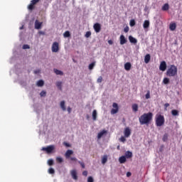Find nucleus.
Returning <instances> with one entry per match:
<instances>
[{"instance_id": "c03bdc74", "label": "nucleus", "mask_w": 182, "mask_h": 182, "mask_svg": "<svg viewBox=\"0 0 182 182\" xmlns=\"http://www.w3.org/2000/svg\"><path fill=\"white\" fill-rule=\"evenodd\" d=\"M146 99H150V91H147V93L145 95Z\"/></svg>"}, {"instance_id": "6e6552de", "label": "nucleus", "mask_w": 182, "mask_h": 182, "mask_svg": "<svg viewBox=\"0 0 182 182\" xmlns=\"http://www.w3.org/2000/svg\"><path fill=\"white\" fill-rule=\"evenodd\" d=\"M94 31L96 32V33H99L102 29V26L99 23H96L93 26Z\"/></svg>"}, {"instance_id": "58836bf2", "label": "nucleus", "mask_w": 182, "mask_h": 182, "mask_svg": "<svg viewBox=\"0 0 182 182\" xmlns=\"http://www.w3.org/2000/svg\"><path fill=\"white\" fill-rule=\"evenodd\" d=\"M48 173L49 174H55V169H53V168H50L48 169Z\"/></svg>"}, {"instance_id": "864d4df0", "label": "nucleus", "mask_w": 182, "mask_h": 182, "mask_svg": "<svg viewBox=\"0 0 182 182\" xmlns=\"http://www.w3.org/2000/svg\"><path fill=\"white\" fill-rule=\"evenodd\" d=\"M131 176H132V172H127V177H131Z\"/></svg>"}, {"instance_id": "c85d7f7f", "label": "nucleus", "mask_w": 182, "mask_h": 182, "mask_svg": "<svg viewBox=\"0 0 182 182\" xmlns=\"http://www.w3.org/2000/svg\"><path fill=\"white\" fill-rule=\"evenodd\" d=\"M170 83V79L168 77H164L163 80L164 85H168Z\"/></svg>"}, {"instance_id": "c9c22d12", "label": "nucleus", "mask_w": 182, "mask_h": 182, "mask_svg": "<svg viewBox=\"0 0 182 182\" xmlns=\"http://www.w3.org/2000/svg\"><path fill=\"white\" fill-rule=\"evenodd\" d=\"M129 25L130 26H134V25H136V21H134V19H132L129 22Z\"/></svg>"}, {"instance_id": "ea45409f", "label": "nucleus", "mask_w": 182, "mask_h": 182, "mask_svg": "<svg viewBox=\"0 0 182 182\" xmlns=\"http://www.w3.org/2000/svg\"><path fill=\"white\" fill-rule=\"evenodd\" d=\"M91 35H92V32L87 31L85 33V38H90Z\"/></svg>"}, {"instance_id": "f03ea898", "label": "nucleus", "mask_w": 182, "mask_h": 182, "mask_svg": "<svg viewBox=\"0 0 182 182\" xmlns=\"http://www.w3.org/2000/svg\"><path fill=\"white\" fill-rule=\"evenodd\" d=\"M177 66L174 65H171L170 67L167 69L166 75L168 76V77H174V76H177Z\"/></svg>"}, {"instance_id": "7c9ffc66", "label": "nucleus", "mask_w": 182, "mask_h": 182, "mask_svg": "<svg viewBox=\"0 0 182 182\" xmlns=\"http://www.w3.org/2000/svg\"><path fill=\"white\" fill-rule=\"evenodd\" d=\"M102 164H106L107 163V156L105 155L102 159Z\"/></svg>"}, {"instance_id": "9d476101", "label": "nucleus", "mask_w": 182, "mask_h": 182, "mask_svg": "<svg viewBox=\"0 0 182 182\" xmlns=\"http://www.w3.org/2000/svg\"><path fill=\"white\" fill-rule=\"evenodd\" d=\"M124 137H130V135L132 134V130L130 129V128L127 127L124 129Z\"/></svg>"}, {"instance_id": "cd10ccee", "label": "nucleus", "mask_w": 182, "mask_h": 182, "mask_svg": "<svg viewBox=\"0 0 182 182\" xmlns=\"http://www.w3.org/2000/svg\"><path fill=\"white\" fill-rule=\"evenodd\" d=\"M95 66H96V62H92V63H90L88 66V69L90 70H93V68H95Z\"/></svg>"}, {"instance_id": "4be33fe9", "label": "nucleus", "mask_w": 182, "mask_h": 182, "mask_svg": "<svg viewBox=\"0 0 182 182\" xmlns=\"http://www.w3.org/2000/svg\"><path fill=\"white\" fill-rule=\"evenodd\" d=\"M150 59H151L150 54H146L144 57L145 63H149V62H150Z\"/></svg>"}, {"instance_id": "603ef678", "label": "nucleus", "mask_w": 182, "mask_h": 182, "mask_svg": "<svg viewBox=\"0 0 182 182\" xmlns=\"http://www.w3.org/2000/svg\"><path fill=\"white\" fill-rule=\"evenodd\" d=\"M82 176H85V177L87 176V171H84L82 172Z\"/></svg>"}, {"instance_id": "c756f323", "label": "nucleus", "mask_w": 182, "mask_h": 182, "mask_svg": "<svg viewBox=\"0 0 182 182\" xmlns=\"http://www.w3.org/2000/svg\"><path fill=\"white\" fill-rule=\"evenodd\" d=\"M60 107L63 112L66 111V107L65 106V101L60 102Z\"/></svg>"}, {"instance_id": "9b49d317", "label": "nucleus", "mask_w": 182, "mask_h": 182, "mask_svg": "<svg viewBox=\"0 0 182 182\" xmlns=\"http://www.w3.org/2000/svg\"><path fill=\"white\" fill-rule=\"evenodd\" d=\"M119 43L120 45H124V43H127V39L124 37V35H121L119 37Z\"/></svg>"}, {"instance_id": "a211bd4d", "label": "nucleus", "mask_w": 182, "mask_h": 182, "mask_svg": "<svg viewBox=\"0 0 182 182\" xmlns=\"http://www.w3.org/2000/svg\"><path fill=\"white\" fill-rule=\"evenodd\" d=\"M107 133V131L106 130H102V132H99L97 134V139H102L103 137L104 134H106Z\"/></svg>"}, {"instance_id": "412c9836", "label": "nucleus", "mask_w": 182, "mask_h": 182, "mask_svg": "<svg viewBox=\"0 0 182 182\" xmlns=\"http://www.w3.org/2000/svg\"><path fill=\"white\" fill-rule=\"evenodd\" d=\"M176 28H177V25L176 24V23H173L169 25L170 31H176Z\"/></svg>"}, {"instance_id": "20e7f679", "label": "nucleus", "mask_w": 182, "mask_h": 182, "mask_svg": "<svg viewBox=\"0 0 182 182\" xmlns=\"http://www.w3.org/2000/svg\"><path fill=\"white\" fill-rule=\"evenodd\" d=\"M43 151H46L47 154H50L53 150H55V145H50L48 146L47 147H43L41 149Z\"/></svg>"}, {"instance_id": "f257e3e1", "label": "nucleus", "mask_w": 182, "mask_h": 182, "mask_svg": "<svg viewBox=\"0 0 182 182\" xmlns=\"http://www.w3.org/2000/svg\"><path fill=\"white\" fill-rule=\"evenodd\" d=\"M139 120L141 125L146 124L147 126L150 124V122H151V120H153V113H144L142 115L140 116Z\"/></svg>"}, {"instance_id": "39448f33", "label": "nucleus", "mask_w": 182, "mask_h": 182, "mask_svg": "<svg viewBox=\"0 0 182 182\" xmlns=\"http://www.w3.org/2000/svg\"><path fill=\"white\" fill-rule=\"evenodd\" d=\"M40 1L41 0H31L30 4L27 7L28 11H33V9H35V5Z\"/></svg>"}, {"instance_id": "473e14b6", "label": "nucleus", "mask_w": 182, "mask_h": 182, "mask_svg": "<svg viewBox=\"0 0 182 182\" xmlns=\"http://www.w3.org/2000/svg\"><path fill=\"white\" fill-rule=\"evenodd\" d=\"M56 86L60 90H62V82H57Z\"/></svg>"}, {"instance_id": "09e8293b", "label": "nucleus", "mask_w": 182, "mask_h": 182, "mask_svg": "<svg viewBox=\"0 0 182 182\" xmlns=\"http://www.w3.org/2000/svg\"><path fill=\"white\" fill-rule=\"evenodd\" d=\"M70 159L71 161H77V159H76V157H70Z\"/></svg>"}, {"instance_id": "aec40b11", "label": "nucleus", "mask_w": 182, "mask_h": 182, "mask_svg": "<svg viewBox=\"0 0 182 182\" xmlns=\"http://www.w3.org/2000/svg\"><path fill=\"white\" fill-rule=\"evenodd\" d=\"M132 110L134 112V113L139 112V105L137 104H133L132 106Z\"/></svg>"}, {"instance_id": "a878e982", "label": "nucleus", "mask_w": 182, "mask_h": 182, "mask_svg": "<svg viewBox=\"0 0 182 182\" xmlns=\"http://www.w3.org/2000/svg\"><path fill=\"white\" fill-rule=\"evenodd\" d=\"M43 85H45V82H43V80H39L37 82V86H38V87H42V86H43Z\"/></svg>"}, {"instance_id": "4468645a", "label": "nucleus", "mask_w": 182, "mask_h": 182, "mask_svg": "<svg viewBox=\"0 0 182 182\" xmlns=\"http://www.w3.org/2000/svg\"><path fill=\"white\" fill-rule=\"evenodd\" d=\"M72 154H73V151L68 149L67 150V151L65 154V156L66 159H70V156H72Z\"/></svg>"}, {"instance_id": "dca6fc26", "label": "nucleus", "mask_w": 182, "mask_h": 182, "mask_svg": "<svg viewBox=\"0 0 182 182\" xmlns=\"http://www.w3.org/2000/svg\"><path fill=\"white\" fill-rule=\"evenodd\" d=\"M124 69L125 70H127V71L130 70L132 69V63H126L124 64Z\"/></svg>"}, {"instance_id": "ddd939ff", "label": "nucleus", "mask_w": 182, "mask_h": 182, "mask_svg": "<svg viewBox=\"0 0 182 182\" xmlns=\"http://www.w3.org/2000/svg\"><path fill=\"white\" fill-rule=\"evenodd\" d=\"M41 28H42V22H39V21L36 20L35 29H41Z\"/></svg>"}, {"instance_id": "0eeeda50", "label": "nucleus", "mask_w": 182, "mask_h": 182, "mask_svg": "<svg viewBox=\"0 0 182 182\" xmlns=\"http://www.w3.org/2000/svg\"><path fill=\"white\" fill-rule=\"evenodd\" d=\"M112 107H114V109L111 110V114H116V113L119 112V105H117V103L114 102L112 104Z\"/></svg>"}, {"instance_id": "f8f14e48", "label": "nucleus", "mask_w": 182, "mask_h": 182, "mask_svg": "<svg viewBox=\"0 0 182 182\" xmlns=\"http://www.w3.org/2000/svg\"><path fill=\"white\" fill-rule=\"evenodd\" d=\"M70 174L73 178V180H77V172L76 171V170H72L70 171Z\"/></svg>"}, {"instance_id": "f3484780", "label": "nucleus", "mask_w": 182, "mask_h": 182, "mask_svg": "<svg viewBox=\"0 0 182 182\" xmlns=\"http://www.w3.org/2000/svg\"><path fill=\"white\" fill-rule=\"evenodd\" d=\"M92 120L96 121L97 119V111L94 109L92 112Z\"/></svg>"}, {"instance_id": "6e6d98bb", "label": "nucleus", "mask_w": 182, "mask_h": 182, "mask_svg": "<svg viewBox=\"0 0 182 182\" xmlns=\"http://www.w3.org/2000/svg\"><path fill=\"white\" fill-rule=\"evenodd\" d=\"M108 43H109V45H112L113 44V41L109 40Z\"/></svg>"}, {"instance_id": "2f4dec72", "label": "nucleus", "mask_w": 182, "mask_h": 182, "mask_svg": "<svg viewBox=\"0 0 182 182\" xmlns=\"http://www.w3.org/2000/svg\"><path fill=\"white\" fill-rule=\"evenodd\" d=\"M171 114H172V116H178V110H177V109H173L172 111H171Z\"/></svg>"}, {"instance_id": "a19ab883", "label": "nucleus", "mask_w": 182, "mask_h": 182, "mask_svg": "<svg viewBox=\"0 0 182 182\" xmlns=\"http://www.w3.org/2000/svg\"><path fill=\"white\" fill-rule=\"evenodd\" d=\"M48 166H53V159H49L48 161Z\"/></svg>"}, {"instance_id": "052dcab7", "label": "nucleus", "mask_w": 182, "mask_h": 182, "mask_svg": "<svg viewBox=\"0 0 182 182\" xmlns=\"http://www.w3.org/2000/svg\"><path fill=\"white\" fill-rule=\"evenodd\" d=\"M117 150H120V146H118L117 147Z\"/></svg>"}, {"instance_id": "393cba45", "label": "nucleus", "mask_w": 182, "mask_h": 182, "mask_svg": "<svg viewBox=\"0 0 182 182\" xmlns=\"http://www.w3.org/2000/svg\"><path fill=\"white\" fill-rule=\"evenodd\" d=\"M119 163H121V164H123V163H126V156H122L119 157Z\"/></svg>"}, {"instance_id": "4c0bfd02", "label": "nucleus", "mask_w": 182, "mask_h": 182, "mask_svg": "<svg viewBox=\"0 0 182 182\" xmlns=\"http://www.w3.org/2000/svg\"><path fill=\"white\" fill-rule=\"evenodd\" d=\"M97 83H102L103 82V77L100 76L97 80Z\"/></svg>"}, {"instance_id": "79ce46f5", "label": "nucleus", "mask_w": 182, "mask_h": 182, "mask_svg": "<svg viewBox=\"0 0 182 182\" xmlns=\"http://www.w3.org/2000/svg\"><path fill=\"white\" fill-rule=\"evenodd\" d=\"M87 182H95V180L93 179V177L89 176L87 178Z\"/></svg>"}, {"instance_id": "bb28decb", "label": "nucleus", "mask_w": 182, "mask_h": 182, "mask_svg": "<svg viewBox=\"0 0 182 182\" xmlns=\"http://www.w3.org/2000/svg\"><path fill=\"white\" fill-rule=\"evenodd\" d=\"M126 157H127V159H130V158L133 157V153H132V151H127Z\"/></svg>"}, {"instance_id": "e433bc0d", "label": "nucleus", "mask_w": 182, "mask_h": 182, "mask_svg": "<svg viewBox=\"0 0 182 182\" xmlns=\"http://www.w3.org/2000/svg\"><path fill=\"white\" fill-rule=\"evenodd\" d=\"M40 96L41 97H45V96H46V91H44V90L41 91L40 93Z\"/></svg>"}, {"instance_id": "b1692460", "label": "nucleus", "mask_w": 182, "mask_h": 182, "mask_svg": "<svg viewBox=\"0 0 182 182\" xmlns=\"http://www.w3.org/2000/svg\"><path fill=\"white\" fill-rule=\"evenodd\" d=\"M54 73H55V75H60V76H63V72L56 68L54 69Z\"/></svg>"}, {"instance_id": "423d86ee", "label": "nucleus", "mask_w": 182, "mask_h": 182, "mask_svg": "<svg viewBox=\"0 0 182 182\" xmlns=\"http://www.w3.org/2000/svg\"><path fill=\"white\" fill-rule=\"evenodd\" d=\"M52 52L56 53V52H59V43L54 42L51 47Z\"/></svg>"}, {"instance_id": "72a5a7b5", "label": "nucleus", "mask_w": 182, "mask_h": 182, "mask_svg": "<svg viewBox=\"0 0 182 182\" xmlns=\"http://www.w3.org/2000/svg\"><path fill=\"white\" fill-rule=\"evenodd\" d=\"M57 163H63V159L60 156H58L56 158Z\"/></svg>"}, {"instance_id": "4d7b16f0", "label": "nucleus", "mask_w": 182, "mask_h": 182, "mask_svg": "<svg viewBox=\"0 0 182 182\" xmlns=\"http://www.w3.org/2000/svg\"><path fill=\"white\" fill-rule=\"evenodd\" d=\"M68 113H70V112H72V108H70V107H68Z\"/></svg>"}, {"instance_id": "a18cd8bd", "label": "nucleus", "mask_w": 182, "mask_h": 182, "mask_svg": "<svg viewBox=\"0 0 182 182\" xmlns=\"http://www.w3.org/2000/svg\"><path fill=\"white\" fill-rule=\"evenodd\" d=\"M167 139H168L167 134H164L162 138V140H163V141H167Z\"/></svg>"}, {"instance_id": "de8ad7c7", "label": "nucleus", "mask_w": 182, "mask_h": 182, "mask_svg": "<svg viewBox=\"0 0 182 182\" xmlns=\"http://www.w3.org/2000/svg\"><path fill=\"white\" fill-rule=\"evenodd\" d=\"M79 164H80L82 168H85V163L81 162V161H78Z\"/></svg>"}, {"instance_id": "680f3d73", "label": "nucleus", "mask_w": 182, "mask_h": 182, "mask_svg": "<svg viewBox=\"0 0 182 182\" xmlns=\"http://www.w3.org/2000/svg\"><path fill=\"white\" fill-rule=\"evenodd\" d=\"M20 29H23V26H22V27H21V28H20Z\"/></svg>"}, {"instance_id": "1a4fd4ad", "label": "nucleus", "mask_w": 182, "mask_h": 182, "mask_svg": "<svg viewBox=\"0 0 182 182\" xmlns=\"http://www.w3.org/2000/svg\"><path fill=\"white\" fill-rule=\"evenodd\" d=\"M166 69H167V63H166V61L161 62L159 70H161L162 72H164Z\"/></svg>"}, {"instance_id": "37998d69", "label": "nucleus", "mask_w": 182, "mask_h": 182, "mask_svg": "<svg viewBox=\"0 0 182 182\" xmlns=\"http://www.w3.org/2000/svg\"><path fill=\"white\" fill-rule=\"evenodd\" d=\"M119 141L124 143V141H126V136H121Z\"/></svg>"}, {"instance_id": "5701e85b", "label": "nucleus", "mask_w": 182, "mask_h": 182, "mask_svg": "<svg viewBox=\"0 0 182 182\" xmlns=\"http://www.w3.org/2000/svg\"><path fill=\"white\" fill-rule=\"evenodd\" d=\"M161 9L162 11H168V9H170V6L166 3L162 6Z\"/></svg>"}, {"instance_id": "8fccbe9b", "label": "nucleus", "mask_w": 182, "mask_h": 182, "mask_svg": "<svg viewBox=\"0 0 182 182\" xmlns=\"http://www.w3.org/2000/svg\"><path fill=\"white\" fill-rule=\"evenodd\" d=\"M129 26H127V27H125V28H124V32H125L126 33H127V32H129Z\"/></svg>"}, {"instance_id": "bf43d9fd", "label": "nucleus", "mask_w": 182, "mask_h": 182, "mask_svg": "<svg viewBox=\"0 0 182 182\" xmlns=\"http://www.w3.org/2000/svg\"><path fill=\"white\" fill-rule=\"evenodd\" d=\"M39 72H40L39 70H38V71H34V73H36H36H39Z\"/></svg>"}, {"instance_id": "7ed1b4c3", "label": "nucleus", "mask_w": 182, "mask_h": 182, "mask_svg": "<svg viewBox=\"0 0 182 182\" xmlns=\"http://www.w3.org/2000/svg\"><path fill=\"white\" fill-rule=\"evenodd\" d=\"M166 119H164V116L161 114H156L155 117V124L156 127H161V126H164V123Z\"/></svg>"}, {"instance_id": "13d9d810", "label": "nucleus", "mask_w": 182, "mask_h": 182, "mask_svg": "<svg viewBox=\"0 0 182 182\" xmlns=\"http://www.w3.org/2000/svg\"><path fill=\"white\" fill-rule=\"evenodd\" d=\"M86 118H87V120H89L90 119V116H89V114H87Z\"/></svg>"}, {"instance_id": "2eb2a0df", "label": "nucleus", "mask_w": 182, "mask_h": 182, "mask_svg": "<svg viewBox=\"0 0 182 182\" xmlns=\"http://www.w3.org/2000/svg\"><path fill=\"white\" fill-rule=\"evenodd\" d=\"M150 26V21L149 20H146L144 22L143 28L144 29H147Z\"/></svg>"}, {"instance_id": "f704fd0d", "label": "nucleus", "mask_w": 182, "mask_h": 182, "mask_svg": "<svg viewBox=\"0 0 182 182\" xmlns=\"http://www.w3.org/2000/svg\"><path fill=\"white\" fill-rule=\"evenodd\" d=\"M64 38H69V36H70V32H69V31H65V33H64Z\"/></svg>"}, {"instance_id": "49530a36", "label": "nucleus", "mask_w": 182, "mask_h": 182, "mask_svg": "<svg viewBox=\"0 0 182 182\" xmlns=\"http://www.w3.org/2000/svg\"><path fill=\"white\" fill-rule=\"evenodd\" d=\"M31 47H29V45L28 44H24L23 46V49H29Z\"/></svg>"}, {"instance_id": "3c124183", "label": "nucleus", "mask_w": 182, "mask_h": 182, "mask_svg": "<svg viewBox=\"0 0 182 182\" xmlns=\"http://www.w3.org/2000/svg\"><path fill=\"white\" fill-rule=\"evenodd\" d=\"M63 144L65 147H70V144H68V142H64Z\"/></svg>"}, {"instance_id": "6ab92c4d", "label": "nucleus", "mask_w": 182, "mask_h": 182, "mask_svg": "<svg viewBox=\"0 0 182 182\" xmlns=\"http://www.w3.org/2000/svg\"><path fill=\"white\" fill-rule=\"evenodd\" d=\"M129 41L131 43H137V39L134 38L133 36H129Z\"/></svg>"}, {"instance_id": "5fc2aeb1", "label": "nucleus", "mask_w": 182, "mask_h": 182, "mask_svg": "<svg viewBox=\"0 0 182 182\" xmlns=\"http://www.w3.org/2000/svg\"><path fill=\"white\" fill-rule=\"evenodd\" d=\"M168 106H170V104H168V103H166V104L164 105V107H165V109H167V107H168Z\"/></svg>"}]
</instances>
